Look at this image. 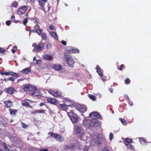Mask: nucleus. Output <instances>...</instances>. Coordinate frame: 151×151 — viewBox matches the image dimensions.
Segmentation results:
<instances>
[{"instance_id":"obj_1","label":"nucleus","mask_w":151,"mask_h":151,"mask_svg":"<svg viewBox=\"0 0 151 151\" xmlns=\"http://www.w3.org/2000/svg\"><path fill=\"white\" fill-rule=\"evenodd\" d=\"M99 121L96 120L88 119L83 122V124L86 127H89L92 126L96 127L99 125Z\"/></svg>"},{"instance_id":"obj_2","label":"nucleus","mask_w":151,"mask_h":151,"mask_svg":"<svg viewBox=\"0 0 151 151\" xmlns=\"http://www.w3.org/2000/svg\"><path fill=\"white\" fill-rule=\"evenodd\" d=\"M67 112L69 117L73 123H76L78 122L79 118L76 114L72 111Z\"/></svg>"},{"instance_id":"obj_3","label":"nucleus","mask_w":151,"mask_h":151,"mask_svg":"<svg viewBox=\"0 0 151 151\" xmlns=\"http://www.w3.org/2000/svg\"><path fill=\"white\" fill-rule=\"evenodd\" d=\"M32 46L34 47L33 50L34 51L39 52L44 48L45 43L41 42L37 45L36 43H34L32 44Z\"/></svg>"},{"instance_id":"obj_4","label":"nucleus","mask_w":151,"mask_h":151,"mask_svg":"<svg viewBox=\"0 0 151 151\" xmlns=\"http://www.w3.org/2000/svg\"><path fill=\"white\" fill-rule=\"evenodd\" d=\"M49 134H50L51 136L53 137L58 141L59 142H62L64 140L63 137L61 135H58L52 132H50Z\"/></svg>"},{"instance_id":"obj_5","label":"nucleus","mask_w":151,"mask_h":151,"mask_svg":"<svg viewBox=\"0 0 151 151\" xmlns=\"http://www.w3.org/2000/svg\"><path fill=\"white\" fill-rule=\"evenodd\" d=\"M24 91L27 93H28L29 92L37 90V87L35 86H33L30 85H26L24 87Z\"/></svg>"},{"instance_id":"obj_6","label":"nucleus","mask_w":151,"mask_h":151,"mask_svg":"<svg viewBox=\"0 0 151 151\" xmlns=\"http://www.w3.org/2000/svg\"><path fill=\"white\" fill-rule=\"evenodd\" d=\"M27 6H23L21 8L18 9L17 11V13L19 14H22L25 13L27 9Z\"/></svg>"},{"instance_id":"obj_7","label":"nucleus","mask_w":151,"mask_h":151,"mask_svg":"<svg viewBox=\"0 0 151 151\" xmlns=\"http://www.w3.org/2000/svg\"><path fill=\"white\" fill-rule=\"evenodd\" d=\"M68 102H65V104H60L58 106V108L60 109L61 110H64L66 109L70 105L68 104Z\"/></svg>"},{"instance_id":"obj_8","label":"nucleus","mask_w":151,"mask_h":151,"mask_svg":"<svg viewBox=\"0 0 151 151\" xmlns=\"http://www.w3.org/2000/svg\"><path fill=\"white\" fill-rule=\"evenodd\" d=\"M89 116L93 120H95L99 118V115L97 112H93L90 113Z\"/></svg>"},{"instance_id":"obj_9","label":"nucleus","mask_w":151,"mask_h":151,"mask_svg":"<svg viewBox=\"0 0 151 151\" xmlns=\"http://www.w3.org/2000/svg\"><path fill=\"white\" fill-rule=\"evenodd\" d=\"M96 137V138L95 139V142L97 145L100 144L102 140L101 135L99 134H97Z\"/></svg>"},{"instance_id":"obj_10","label":"nucleus","mask_w":151,"mask_h":151,"mask_svg":"<svg viewBox=\"0 0 151 151\" xmlns=\"http://www.w3.org/2000/svg\"><path fill=\"white\" fill-rule=\"evenodd\" d=\"M75 146V145L73 143H71L68 145H65L63 147V148L65 150H73Z\"/></svg>"},{"instance_id":"obj_11","label":"nucleus","mask_w":151,"mask_h":151,"mask_svg":"<svg viewBox=\"0 0 151 151\" xmlns=\"http://www.w3.org/2000/svg\"><path fill=\"white\" fill-rule=\"evenodd\" d=\"M66 50L70 53H77L79 52V50L78 49H72L71 47H68Z\"/></svg>"},{"instance_id":"obj_12","label":"nucleus","mask_w":151,"mask_h":151,"mask_svg":"<svg viewBox=\"0 0 151 151\" xmlns=\"http://www.w3.org/2000/svg\"><path fill=\"white\" fill-rule=\"evenodd\" d=\"M81 131V128L80 126H76L74 128V132L75 134H79Z\"/></svg>"},{"instance_id":"obj_13","label":"nucleus","mask_w":151,"mask_h":151,"mask_svg":"<svg viewBox=\"0 0 151 151\" xmlns=\"http://www.w3.org/2000/svg\"><path fill=\"white\" fill-rule=\"evenodd\" d=\"M43 59L44 60L51 61L53 60V58L51 55L45 54L43 56Z\"/></svg>"},{"instance_id":"obj_14","label":"nucleus","mask_w":151,"mask_h":151,"mask_svg":"<svg viewBox=\"0 0 151 151\" xmlns=\"http://www.w3.org/2000/svg\"><path fill=\"white\" fill-rule=\"evenodd\" d=\"M4 102L6 105V107L7 108H10L12 107L13 106V102L10 100H8L7 101H4Z\"/></svg>"},{"instance_id":"obj_15","label":"nucleus","mask_w":151,"mask_h":151,"mask_svg":"<svg viewBox=\"0 0 151 151\" xmlns=\"http://www.w3.org/2000/svg\"><path fill=\"white\" fill-rule=\"evenodd\" d=\"M47 0H38L39 4L42 8V9L43 11L45 10V8L44 6L45 4V3L47 2Z\"/></svg>"},{"instance_id":"obj_16","label":"nucleus","mask_w":151,"mask_h":151,"mask_svg":"<svg viewBox=\"0 0 151 151\" xmlns=\"http://www.w3.org/2000/svg\"><path fill=\"white\" fill-rule=\"evenodd\" d=\"M53 68L56 70L60 71L62 69V67L60 64H55L53 66Z\"/></svg>"},{"instance_id":"obj_17","label":"nucleus","mask_w":151,"mask_h":151,"mask_svg":"<svg viewBox=\"0 0 151 151\" xmlns=\"http://www.w3.org/2000/svg\"><path fill=\"white\" fill-rule=\"evenodd\" d=\"M47 100V101L51 104H55L57 102V100L55 98H48Z\"/></svg>"},{"instance_id":"obj_18","label":"nucleus","mask_w":151,"mask_h":151,"mask_svg":"<svg viewBox=\"0 0 151 151\" xmlns=\"http://www.w3.org/2000/svg\"><path fill=\"white\" fill-rule=\"evenodd\" d=\"M49 92L50 93L53 95L55 97L60 96V94L57 91L55 92L52 90H50L49 91Z\"/></svg>"},{"instance_id":"obj_19","label":"nucleus","mask_w":151,"mask_h":151,"mask_svg":"<svg viewBox=\"0 0 151 151\" xmlns=\"http://www.w3.org/2000/svg\"><path fill=\"white\" fill-rule=\"evenodd\" d=\"M31 72V69L29 67H28L24 68L21 71V72L24 74H27L29 72Z\"/></svg>"},{"instance_id":"obj_20","label":"nucleus","mask_w":151,"mask_h":151,"mask_svg":"<svg viewBox=\"0 0 151 151\" xmlns=\"http://www.w3.org/2000/svg\"><path fill=\"white\" fill-rule=\"evenodd\" d=\"M26 101H29V100L28 99H26L22 101L21 103L22 105L23 106H24L26 107H30V105L29 104V103L27 102Z\"/></svg>"},{"instance_id":"obj_21","label":"nucleus","mask_w":151,"mask_h":151,"mask_svg":"<svg viewBox=\"0 0 151 151\" xmlns=\"http://www.w3.org/2000/svg\"><path fill=\"white\" fill-rule=\"evenodd\" d=\"M49 33L55 40L58 39V36L56 33L54 32H49Z\"/></svg>"},{"instance_id":"obj_22","label":"nucleus","mask_w":151,"mask_h":151,"mask_svg":"<svg viewBox=\"0 0 151 151\" xmlns=\"http://www.w3.org/2000/svg\"><path fill=\"white\" fill-rule=\"evenodd\" d=\"M14 91V88L12 87H10L6 89V91L7 93L12 94L13 93Z\"/></svg>"},{"instance_id":"obj_23","label":"nucleus","mask_w":151,"mask_h":151,"mask_svg":"<svg viewBox=\"0 0 151 151\" xmlns=\"http://www.w3.org/2000/svg\"><path fill=\"white\" fill-rule=\"evenodd\" d=\"M6 124V122L2 117L0 116V125L5 126Z\"/></svg>"},{"instance_id":"obj_24","label":"nucleus","mask_w":151,"mask_h":151,"mask_svg":"<svg viewBox=\"0 0 151 151\" xmlns=\"http://www.w3.org/2000/svg\"><path fill=\"white\" fill-rule=\"evenodd\" d=\"M64 54L65 56V58L66 59L67 61L72 59L71 56L68 53H65Z\"/></svg>"},{"instance_id":"obj_25","label":"nucleus","mask_w":151,"mask_h":151,"mask_svg":"<svg viewBox=\"0 0 151 151\" xmlns=\"http://www.w3.org/2000/svg\"><path fill=\"white\" fill-rule=\"evenodd\" d=\"M96 68V70H97V71L98 74H99V75L100 76H103V74L101 73V72L100 70V68L98 65H97Z\"/></svg>"},{"instance_id":"obj_26","label":"nucleus","mask_w":151,"mask_h":151,"mask_svg":"<svg viewBox=\"0 0 151 151\" xmlns=\"http://www.w3.org/2000/svg\"><path fill=\"white\" fill-rule=\"evenodd\" d=\"M85 137V133H81V134H79L78 137L79 139L81 140H84Z\"/></svg>"},{"instance_id":"obj_27","label":"nucleus","mask_w":151,"mask_h":151,"mask_svg":"<svg viewBox=\"0 0 151 151\" xmlns=\"http://www.w3.org/2000/svg\"><path fill=\"white\" fill-rule=\"evenodd\" d=\"M41 36L42 38V39L44 40H46L47 38V34L45 33H42L41 34Z\"/></svg>"},{"instance_id":"obj_28","label":"nucleus","mask_w":151,"mask_h":151,"mask_svg":"<svg viewBox=\"0 0 151 151\" xmlns=\"http://www.w3.org/2000/svg\"><path fill=\"white\" fill-rule=\"evenodd\" d=\"M9 75L12 76L14 77H19V75L18 73H14L12 71L9 72Z\"/></svg>"},{"instance_id":"obj_29","label":"nucleus","mask_w":151,"mask_h":151,"mask_svg":"<svg viewBox=\"0 0 151 151\" xmlns=\"http://www.w3.org/2000/svg\"><path fill=\"white\" fill-rule=\"evenodd\" d=\"M36 91L32 92V95L33 96H37L40 95V93L37 91L35 90Z\"/></svg>"},{"instance_id":"obj_30","label":"nucleus","mask_w":151,"mask_h":151,"mask_svg":"<svg viewBox=\"0 0 151 151\" xmlns=\"http://www.w3.org/2000/svg\"><path fill=\"white\" fill-rule=\"evenodd\" d=\"M119 119L123 125H126L127 124V121L125 120L124 119L119 118Z\"/></svg>"},{"instance_id":"obj_31","label":"nucleus","mask_w":151,"mask_h":151,"mask_svg":"<svg viewBox=\"0 0 151 151\" xmlns=\"http://www.w3.org/2000/svg\"><path fill=\"white\" fill-rule=\"evenodd\" d=\"M67 62L68 65L70 67L73 66L74 64V63L72 59L70 60H69L68 61H67Z\"/></svg>"},{"instance_id":"obj_32","label":"nucleus","mask_w":151,"mask_h":151,"mask_svg":"<svg viewBox=\"0 0 151 151\" xmlns=\"http://www.w3.org/2000/svg\"><path fill=\"white\" fill-rule=\"evenodd\" d=\"M9 110L10 112V114L11 115H14L15 114H16V113L17 112V111L16 110L10 109Z\"/></svg>"},{"instance_id":"obj_33","label":"nucleus","mask_w":151,"mask_h":151,"mask_svg":"<svg viewBox=\"0 0 151 151\" xmlns=\"http://www.w3.org/2000/svg\"><path fill=\"white\" fill-rule=\"evenodd\" d=\"M42 29H37L36 30V32L38 34L40 35L42 34Z\"/></svg>"},{"instance_id":"obj_34","label":"nucleus","mask_w":151,"mask_h":151,"mask_svg":"<svg viewBox=\"0 0 151 151\" xmlns=\"http://www.w3.org/2000/svg\"><path fill=\"white\" fill-rule=\"evenodd\" d=\"M88 96H89V98L91 99H92L93 101H95L96 100V97L95 96L92 95H89V94H88Z\"/></svg>"},{"instance_id":"obj_35","label":"nucleus","mask_w":151,"mask_h":151,"mask_svg":"<svg viewBox=\"0 0 151 151\" xmlns=\"http://www.w3.org/2000/svg\"><path fill=\"white\" fill-rule=\"evenodd\" d=\"M80 108L81 109H82L81 111L82 112H84L86 111L87 109L86 108V107L85 106H80Z\"/></svg>"},{"instance_id":"obj_36","label":"nucleus","mask_w":151,"mask_h":151,"mask_svg":"<svg viewBox=\"0 0 151 151\" xmlns=\"http://www.w3.org/2000/svg\"><path fill=\"white\" fill-rule=\"evenodd\" d=\"M18 4L16 1H14L12 4L11 6H12L17 7L18 6Z\"/></svg>"},{"instance_id":"obj_37","label":"nucleus","mask_w":151,"mask_h":151,"mask_svg":"<svg viewBox=\"0 0 151 151\" xmlns=\"http://www.w3.org/2000/svg\"><path fill=\"white\" fill-rule=\"evenodd\" d=\"M0 73L1 75H5L6 76H9V72H0Z\"/></svg>"},{"instance_id":"obj_38","label":"nucleus","mask_w":151,"mask_h":151,"mask_svg":"<svg viewBox=\"0 0 151 151\" xmlns=\"http://www.w3.org/2000/svg\"><path fill=\"white\" fill-rule=\"evenodd\" d=\"M21 125L22 127L24 128H26L28 127V125H27L23 122L22 123Z\"/></svg>"},{"instance_id":"obj_39","label":"nucleus","mask_w":151,"mask_h":151,"mask_svg":"<svg viewBox=\"0 0 151 151\" xmlns=\"http://www.w3.org/2000/svg\"><path fill=\"white\" fill-rule=\"evenodd\" d=\"M28 19L27 18H25L23 21V24L24 25H26L28 22Z\"/></svg>"},{"instance_id":"obj_40","label":"nucleus","mask_w":151,"mask_h":151,"mask_svg":"<svg viewBox=\"0 0 151 151\" xmlns=\"http://www.w3.org/2000/svg\"><path fill=\"white\" fill-rule=\"evenodd\" d=\"M35 112L38 113H44V111L43 110H39L35 111Z\"/></svg>"},{"instance_id":"obj_41","label":"nucleus","mask_w":151,"mask_h":151,"mask_svg":"<svg viewBox=\"0 0 151 151\" xmlns=\"http://www.w3.org/2000/svg\"><path fill=\"white\" fill-rule=\"evenodd\" d=\"M12 19L14 21V22L15 23H17L19 22L18 20H15V17L14 16H13L12 17Z\"/></svg>"},{"instance_id":"obj_42","label":"nucleus","mask_w":151,"mask_h":151,"mask_svg":"<svg viewBox=\"0 0 151 151\" xmlns=\"http://www.w3.org/2000/svg\"><path fill=\"white\" fill-rule=\"evenodd\" d=\"M113 137V135L112 133L110 132V135H109V139L110 140H112Z\"/></svg>"},{"instance_id":"obj_43","label":"nucleus","mask_w":151,"mask_h":151,"mask_svg":"<svg viewBox=\"0 0 151 151\" xmlns=\"http://www.w3.org/2000/svg\"><path fill=\"white\" fill-rule=\"evenodd\" d=\"M132 140L129 138H127L125 140V141L128 143L129 144L132 142Z\"/></svg>"},{"instance_id":"obj_44","label":"nucleus","mask_w":151,"mask_h":151,"mask_svg":"<svg viewBox=\"0 0 151 151\" xmlns=\"http://www.w3.org/2000/svg\"><path fill=\"white\" fill-rule=\"evenodd\" d=\"M126 146L127 147H128V146H129L130 147L129 148V149H131L133 148V145H132L130 144H126Z\"/></svg>"},{"instance_id":"obj_45","label":"nucleus","mask_w":151,"mask_h":151,"mask_svg":"<svg viewBox=\"0 0 151 151\" xmlns=\"http://www.w3.org/2000/svg\"><path fill=\"white\" fill-rule=\"evenodd\" d=\"M51 46H52V45H51V44L50 43H49L46 46V48L47 49H49L51 48Z\"/></svg>"},{"instance_id":"obj_46","label":"nucleus","mask_w":151,"mask_h":151,"mask_svg":"<svg viewBox=\"0 0 151 151\" xmlns=\"http://www.w3.org/2000/svg\"><path fill=\"white\" fill-rule=\"evenodd\" d=\"M130 82V80L129 79H126L125 81V83L128 84Z\"/></svg>"},{"instance_id":"obj_47","label":"nucleus","mask_w":151,"mask_h":151,"mask_svg":"<svg viewBox=\"0 0 151 151\" xmlns=\"http://www.w3.org/2000/svg\"><path fill=\"white\" fill-rule=\"evenodd\" d=\"M11 21L9 20L7 21L6 22V24L7 26H9L10 25Z\"/></svg>"},{"instance_id":"obj_48","label":"nucleus","mask_w":151,"mask_h":151,"mask_svg":"<svg viewBox=\"0 0 151 151\" xmlns=\"http://www.w3.org/2000/svg\"><path fill=\"white\" fill-rule=\"evenodd\" d=\"M68 102L67 104H68L70 105L69 106H70L72 104L71 101L69 100H68L67 101H66L65 102Z\"/></svg>"},{"instance_id":"obj_49","label":"nucleus","mask_w":151,"mask_h":151,"mask_svg":"<svg viewBox=\"0 0 151 151\" xmlns=\"http://www.w3.org/2000/svg\"><path fill=\"white\" fill-rule=\"evenodd\" d=\"M5 52L4 49L2 47L0 48V53H3Z\"/></svg>"},{"instance_id":"obj_50","label":"nucleus","mask_w":151,"mask_h":151,"mask_svg":"<svg viewBox=\"0 0 151 151\" xmlns=\"http://www.w3.org/2000/svg\"><path fill=\"white\" fill-rule=\"evenodd\" d=\"M60 42H61V43L62 44H63V45H66V42L65 41L62 40Z\"/></svg>"},{"instance_id":"obj_51","label":"nucleus","mask_w":151,"mask_h":151,"mask_svg":"<svg viewBox=\"0 0 151 151\" xmlns=\"http://www.w3.org/2000/svg\"><path fill=\"white\" fill-rule=\"evenodd\" d=\"M139 141L141 143H142L141 142L142 141H144V142H146V141L144 139H143L142 138H141L139 139Z\"/></svg>"},{"instance_id":"obj_52","label":"nucleus","mask_w":151,"mask_h":151,"mask_svg":"<svg viewBox=\"0 0 151 151\" xmlns=\"http://www.w3.org/2000/svg\"><path fill=\"white\" fill-rule=\"evenodd\" d=\"M8 79L9 80L11 81H13L14 80V78L12 77L9 78Z\"/></svg>"},{"instance_id":"obj_53","label":"nucleus","mask_w":151,"mask_h":151,"mask_svg":"<svg viewBox=\"0 0 151 151\" xmlns=\"http://www.w3.org/2000/svg\"><path fill=\"white\" fill-rule=\"evenodd\" d=\"M49 28L50 30H53L54 28V26L53 25H50L49 26Z\"/></svg>"},{"instance_id":"obj_54","label":"nucleus","mask_w":151,"mask_h":151,"mask_svg":"<svg viewBox=\"0 0 151 151\" xmlns=\"http://www.w3.org/2000/svg\"><path fill=\"white\" fill-rule=\"evenodd\" d=\"M40 106H42L45 105V104L44 103L42 102L40 103Z\"/></svg>"},{"instance_id":"obj_55","label":"nucleus","mask_w":151,"mask_h":151,"mask_svg":"<svg viewBox=\"0 0 151 151\" xmlns=\"http://www.w3.org/2000/svg\"><path fill=\"white\" fill-rule=\"evenodd\" d=\"M48 149H44L42 150H41L40 151H48Z\"/></svg>"},{"instance_id":"obj_56","label":"nucleus","mask_w":151,"mask_h":151,"mask_svg":"<svg viewBox=\"0 0 151 151\" xmlns=\"http://www.w3.org/2000/svg\"><path fill=\"white\" fill-rule=\"evenodd\" d=\"M124 66L123 65H121L120 66V67L119 69V70H122V68H123Z\"/></svg>"},{"instance_id":"obj_57","label":"nucleus","mask_w":151,"mask_h":151,"mask_svg":"<svg viewBox=\"0 0 151 151\" xmlns=\"http://www.w3.org/2000/svg\"><path fill=\"white\" fill-rule=\"evenodd\" d=\"M103 151H109L107 148H104V149Z\"/></svg>"},{"instance_id":"obj_58","label":"nucleus","mask_w":151,"mask_h":151,"mask_svg":"<svg viewBox=\"0 0 151 151\" xmlns=\"http://www.w3.org/2000/svg\"><path fill=\"white\" fill-rule=\"evenodd\" d=\"M4 149H7V151H11L10 150H9L8 148L6 146H5L4 147Z\"/></svg>"},{"instance_id":"obj_59","label":"nucleus","mask_w":151,"mask_h":151,"mask_svg":"<svg viewBox=\"0 0 151 151\" xmlns=\"http://www.w3.org/2000/svg\"><path fill=\"white\" fill-rule=\"evenodd\" d=\"M11 50L12 52L13 53H14L16 52V50L14 49H12Z\"/></svg>"},{"instance_id":"obj_60","label":"nucleus","mask_w":151,"mask_h":151,"mask_svg":"<svg viewBox=\"0 0 151 151\" xmlns=\"http://www.w3.org/2000/svg\"><path fill=\"white\" fill-rule=\"evenodd\" d=\"M80 151H87V150L86 149H81L80 150Z\"/></svg>"},{"instance_id":"obj_61","label":"nucleus","mask_w":151,"mask_h":151,"mask_svg":"<svg viewBox=\"0 0 151 151\" xmlns=\"http://www.w3.org/2000/svg\"><path fill=\"white\" fill-rule=\"evenodd\" d=\"M33 60L34 61H37L36 58V57H34L33 58Z\"/></svg>"},{"instance_id":"obj_62","label":"nucleus","mask_w":151,"mask_h":151,"mask_svg":"<svg viewBox=\"0 0 151 151\" xmlns=\"http://www.w3.org/2000/svg\"><path fill=\"white\" fill-rule=\"evenodd\" d=\"M4 81H5V82H7L8 81H9V79H8V78H7V79H5L4 80Z\"/></svg>"},{"instance_id":"obj_63","label":"nucleus","mask_w":151,"mask_h":151,"mask_svg":"<svg viewBox=\"0 0 151 151\" xmlns=\"http://www.w3.org/2000/svg\"><path fill=\"white\" fill-rule=\"evenodd\" d=\"M124 97H125V98H127V99H129V98L128 97V96L127 95H125V96H124Z\"/></svg>"},{"instance_id":"obj_64","label":"nucleus","mask_w":151,"mask_h":151,"mask_svg":"<svg viewBox=\"0 0 151 151\" xmlns=\"http://www.w3.org/2000/svg\"><path fill=\"white\" fill-rule=\"evenodd\" d=\"M109 90L111 93H113V89L112 88L109 89Z\"/></svg>"}]
</instances>
